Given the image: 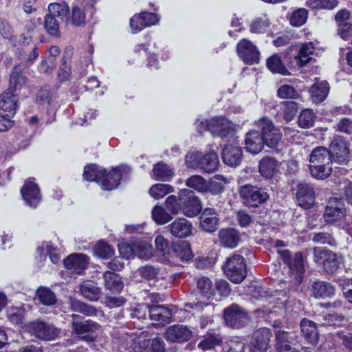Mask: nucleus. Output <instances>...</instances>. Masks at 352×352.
<instances>
[{
	"label": "nucleus",
	"instance_id": "obj_52",
	"mask_svg": "<svg viewBox=\"0 0 352 352\" xmlns=\"http://www.w3.org/2000/svg\"><path fill=\"white\" fill-rule=\"evenodd\" d=\"M26 315L25 308L21 307H11L7 310L8 319L14 324H22Z\"/></svg>",
	"mask_w": 352,
	"mask_h": 352
},
{
	"label": "nucleus",
	"instance_id": "obj_6",
	"mask_svg": "<svg viewBox=\"0 0 352 352\" xmlns=\"http://www.w3.org/2000/svg\"><path fill=\"white\" fill-rule=\"evenodd\" d=\"M346 215V208L343 199L340 197H330L323 214L325 222L340 226L344 222Z\"/></svg>",
	"mask_w": 352,
	"mask_h": 352
},
{
	"label": "nucleus",
	"instance_id": "obj_41",
	"mask_svg": "<svg viewBox=\"0 0 352 352\" xmlns=\"http://www.w3.org/2000/svg\"><path fill=\"white\" fill-rule=\"evenodd\" d=\"M105 172L106 169L92 164L84 168L83 177L88 182H100L105 176Z\"/></svg>",
	"mask_w": 352,
	"mask_h": 352
},
{
	"label": "nucleus",
	"instance_id": "obj_37",
	"mask_svg": "<svg viewBox=\"0 0 352 352\" xmlns=\"http://www.w3.org/2000/svg\"><path fill=\"white\" fill-rule=\"evenodd\" d=\"M329 91V86L327 81L314 84L309 89L311 100L316 104L322 102L328 96Z\"/></svg>",
	"mask_w": 352,
	"mask_h": 352
},
{
	"label": "nucleus",
	"instance_id": "obj_59",
	"mask_svg": "<svg viewBox=\"0 0 352 352\" xmlns=\"http://www.w3.org/2000/svg\"><path fill=\"white\" fill-rule=\"evenodd\" d=\"M315 113L311 109H305L302 111L298 117V124L300 127L308 129L314 124Z\"/></svg>",
	"mask_w": 352,
	"mask_h": 352
},
{
	"label": "nucleus",
	"instance_id": "obj_29",
	"mask_svg": "<svg viewBox=\"0 0 352 352\" xmlns=\"http://www.w3.org/2000/svg\"><path fill=\"white\" fill-rule=\"evenodd\" d=\"M172 318V311L164 305H151L149 318L157 322L158 324L164 325L169 323Z\"/></svg>",
	"mask_w": 352,
	"mask_h": 352
},
{
	"label": "nucleus",
	"instance_id": "obj_17",
	"mask_svg": "<svg viewBox=\"0 0 352 352\" xmlns=\"http://www.w3.org/2000/svg\"><path fill=\"white\" fill-rule=\"evenodd\" d=\"M131 170L128 166H120L112 169L108 174L105 172V176L102 179L101 186L104 190H111L118 187L124 174H127Z\"/></svg>",
	"mask_w": 352,
	"mask_h": 352
},
{
	"label": "nucleus",
	"instance_id": "obj_18",
	"mask_svg": "<svg viewBox=\"0 0 352 352\" xmlns=\"http://www.w3.org/2000/svg\"><path fill=\"white\" fill-rule=\"evenodd\" d=\"M21 193L25 204L30 207L36 208L41 200L40 188L31 179L25 181L21 188Z\"/></svg>",
	"mask_w": 352,
	"mask_h": 352
},
{
	"label": "nucleus",
	"instance_id": "obj_12",
	"mask_svg": "<svg viewBox=\"0 0 352 352\" xmlns=\"http://www.w3.org/2000/svg\"><path fill=\"white\" fill-rule=\"evenodd\" d=\"M27 327L32 336L45 341L53 340L58 337L60 333L58 329L56 328L52 324L43 321L36 320L31 322L28 324Z\"/></svg>",
	"mask_w": 352,
	"mask_h": 352
},
{
	"label": "nucleus",
	"instance_id": "obj_2",
	"mask_svg": "<svg viewBox=\"0 0 352 352\" xmlns=\"http://www.w3.org/2000/svg\"><path fill=\"white\" fill-rule=\"evenodd\" d=\"M20 65L15 66L10 76V87L0 95V114L12 118L16 111L18 95L14 91L26 82V78L21 74Z\"/></svg>",
	"mask_w": 352,
	"mask_h": 352
},
{
	"label": "nucleus",
	"instance_id": "obj_40",
	"mask_svg": "<svg viewBox=\"0 0 352 352\" xmlns=\"http://www.w3.org/2000/svg\"><path fill=\"white\" fill-rule=\"evenodd\" d=\"M35 299L45 306H52L57 301L54 292L49 287L44 286H40L37 288Z\"/></svg>",
	"mask_w": 352,
	"mask_h": 352
},
{
	"label": "nucleus",
	"instance_id": "obj_27",
	"mask_svg": "<svg viewBox=\"0 0 352 352\" xmlns=\"http://www.w3.org/2000/svg\"><path fill=\"white\" fill-rule=\"evenodd\" d=\"M258 171L265 179H272L278 172V162L274 157H265L259 162Z\"/></svg>",
	"mask_w": 352,
	"mask_h": 352
},
{
	"label": "nucleus",
	"instance_id": "obj_47",
	"mask_svg": "<svg viewBox=\"0 0 352 352\" xmlns=\"http://www.w3.org/2000/svg\"><path fill=\"white\" fill-rule=\"evenodd\" d=\"M314 50L312 43L309 42L303 44L301 46L298 55L295 57L296 63L300 66H304L308 63L311 59V55L314 54Z\"/></svg>",
	"mask_w": 352,
	"mask_h": 352
},
{
	"label": "nucleus",
	"instance_id": "obj_58",
	"mask_svg": "<svg viewBox=\"0 0 352 352\" xmlns=\"http://www.w3.org/2000/svg\"><path fill=\"white\" fill-rule=\"evenodd\" d=\"M165 208L172 215L177 214L181 210V202L179 200V192L178 197L175 195H169L165 201Z\"/></svg>",
	"mask_w": 352,
	"mask_h": 352
},
{
	"label": "nucleus",
	"instance_id": "obj_25",
	"mask_svg": "<svg viewBox=\"0 0 352 352\" xmlns=\"http://www.w3.org/2000/svg\"><path fill=\"white\" fill-rule=\"evenodd\" d=\"M233 130L231 122L227 119L216 117L210 120L209 131L213 135L227 137Z\"/></svg>",
	"mask_w": 352,
	"mask_h": 352
},
{
	"label": "nucleus",
	"instance_id": "obj_36",
	"mask_svg": "<svg viewBox=\"0 0 352 352\" xmlns=\"http://www.w3.org/2000/svg\"><path fill=\"white\" fill-rule=\"evenodd\" d=\"M335 19L339 26L340 34L344 38L346 36V33L352 29L349 11L346 9L339 10L335 15Z\"/></svg>",
	"mask_w": 352,
	"mask_h": 352
},
{
	"label": "nucleus",
	"instance_id": "obj_20",
	"mask_svg": "<svg viewBox=\"0 0 352 352\" xmlns=\"http://www.w3.org/2000/svg\"><path fill=\"white\" fill-rule=\"evenodd\" d=\"M192 334V331L186 326L175 324L166 330L164 337L170 342H184L190 340Z\"/></svg>",
	"mask_w": 352,
	"mask_h": 352
},
{
	"label": "nucleus",
	"instance_id": "obj_62",
	"mask_svg": "<svg viewBox=\"0 0 352 352\" xmlns=\"http://www.w3.org/2000/svg\"><path fill=\"white\" fill-rule=\"evenodd\" d=\"M135 20L141 21L146 27H148L156 24L159 21V17L153 12H142L133 16V21H135Z\"/></svg>",
	"mask_w": 352,
	"mask_h": 352
},
{
	"label": "nucleus",
	"instance_id": "obj_49",
	"mask_svg": "<svg viewBox=\"0 0 352 352\" xmlns=\"http://www.w3.org/2000/svg\"><path fill=\"white\" fill-rule=\"evenodd\" d=\"M70 23L75 27H83L86 25V14L84 10L78 6H73L71 12H69Z\"/></svg>",
	"mask_w": 352,
	"mask_h": 352
},
{
	"label": "nucleus",
	"instance_id": "obj_43",
	"mask_svg": "<svg viewBox=\"0 0 352 352\" xmlns=\"http://www.w3.org/2000/svg\"><path fill=\"white\" fill-rule=\"evenodd\" d=\"M266 65L268 69L274 74H280L283 76L290 74L278 54H275L270 56L267 59Z\"/></svg>",
	"mask_w": 352,
	"mask_h": 352
},
{
	"label": "nucleus",
	"instance_id": "obj_15",
	"mask_svg": "<svg viewBox=\"0 0 352 352\" xmlns=\"http://www.w3.org/2000/svg\"><path fill=\"white\" fill-rule=\"evenodd\" d=\"M236 51L246 64L253 65L259 62L260 52L250 41L245 38L241 40L236 45Z\"/></svg>",
	"mask_w": 352,
	"mask_h": 352
},
{
	"label": "nucleus",
	"instance_id": "obj_45",
	"mask_svg": "<svg viewBox=\"0 0 352 352\" xmlns=\"http://www.w3.org/2000/svg\"><path fill=\"white\" fill-rule=\"evenodd\" d=\"M69 305L72 311L79 312L86 316H96L97 309L91 305L85 304L74 298H69Z\"/></svg>",
	"mask_w": 352,
	"mask_h": 352
},
{
	"label": "nucleus",
	"instance_id": "obj_44",
	"mask_svg": "<svg viewBox=\"0 0 352 352\" xmlns=\"http://www.w3.org/2000/svg\"><path fill=\"white\" fill-rule=\"evenodd\" d=\"M43 28L49 36L56 38L61 37L60 23L55 17L46 14L44 16Z\"/></svg>",
	"mask_w": 352,
	"mask_h": 352
},
{
	"label": "nucleus",
	"instance_id": "obj_9",
	"mask_svg": "<svg viewBox=\"0 0 352 352\" xmlns=\"http://www.w3.org/2000/svg\"><path fill=\"white\" fill-rule=\"evenodd\" d=\"M179 200L182 208L181 212L186 217H194L201 212V202L192 190L188 188L181 190L179 191Z\"/></svg>",
	"mask_w": 352,
	"mask_h": 352
},
{
	"label": "nucleus",
	"instance_id": "obj_33",
	"mask_svg": "<svg viewBox=\"0 0 352 352\" xmlns=\"http://www.w3.org/2000/svg\"><path fill=\"white\" fill-rule=\"evenodd\" d=\"M80 292L86 299L91 301L98 300L102 294L101 289L91 280L83 281L80 285Z\"/></svg>",
	"mask_w": 352,
	"mask_h": 352
},
{
	"label": "nucleus",
	"instance_id": "obj_34",
	"mask_svg": "<svg viewBox=\"0 0 352 352\" xmlns=\"http://www.w3.org/2000/svg\"><path fill=\"white\" fill-rule=\"evenodd\" d=\"M174 169L164 162L154 164L151 177L155 180L170 181L174 176Z\"/></svg>",
	"mask_w": 352,
	"mask_h": 352
},
{
	"label": "nucleus",
	"instance_id": "obj_51",
	"mask_svg": "<svg viewBox=\"0 0 352 352\" xmlns=\"http://www.w3.org/2000/svg\"><path fill=\"white\" fill-rule=\"evenodd\" d=\"M152 217L159 225H164L173 219V216L168 212L166 209L158 205L153 208Z\"/></svg>",
	"mask_w": 352,
	"mask_h": 352
},
{
	"label": "nucleus",
	"instance_id": "obj_57",
	"mask_svg": "<svg viewBox=\"0 0 352 352\" xmlns=\"http://www.w3.org/2000/svg\"><path fill=\"white\" fill-rule=\"evenodd\" d=\"M311 240L315 243L327 244L329 246H336L337 242L332 233L327 232H318L313 233Z\"/></svg>",
	"mask_w": 352,
	"mask_h": 352
},
{
	"label": "nucleus",
	"instance_id": "obj_38",
	"mask_svg": "<svg viewBox=\"0 0 352 352\" xmlns=\"http://www.w3.org/2000/svg\"><path fill=\"white\" fill-rule=\"evenodd\" d=\"M47 14L56 19L59 17L67 23L69 21V7L65 1L52 3L48 6Z\"/></svg>",
	"mask_w": 352,
	"mask_h": 352
},
{
	"label": "nucleus",
	"instance_id": "obj_10",
	"mask_svg": "<svg viewBox=\"0 0 352 352\" xmlns=\"http://www.w3.org/2000/svg\"><path fill=\"white\" fill-rule=\"evenodd\" d=\"M313 254L315 263L323 265L328 273H334L339 268L341 260L335 252L323 248L315 247L313 248Z\"/></svg>",
	"mask_w": 352,
	"mask_h": 352
},
{
	"label": "nucleus",
	"instance_id": "obj_19",
	"mask_svg": "<svg viewBox=\"0 0 352 352\" xmlns=\"http://www.w3.org/2000/svg\"><path fill=\"white\" fill-rule=\"evenodd\" d=\"M272 333L268 328H260L253 334L250 346L251 352H267Z\"/></svg>",
	"mask_w": 352,
	"mask_h": 352
},
{
	"label": "nucleus",
	"instance_id": "obj_5",
	"mask_svg": "<svg viewBox=\"0 0 352 352\" xmlns=\"http://www.w3.org/2000/svg\"><path fill=\"white\" fill-rule=\"evenodd\" d=\"M222 270L226 276L235 284L241 283L247 276L245 261L238 254L227 258Z\"/></svg>",
	"mask_w": 352,
	"mask_h": 352
},
{
	"label": "nucleus",
	"instance_id": "obj_54",
	"mask_svg": "<svg viewBox=\"0 0 352 352\" xmlns=\"http://www.w3.org/2000/svg\"><path fill=\"white\" fill-rule=\"evenodd\" d=\"M270 21L266 16L256 17L250 23V30L252 33L262 34L266 32Z\"/></svg>",
	"mask_w": 352,
	"mask_h": 352
},
{
	"label": "nucleus",
	"instance_id": "obj_16",
	"mask_svg": "<svg viewBox=\"0 0 352 352\" xmlns=\"http://www.w3.org/2000/svg\"><path fill=\"white\" fill-rule=\"evenodd\" d=\"M199 228L204 232L212 234L219 228L220 219L217 210L212 208H206L201 212Z\"/></svg>",
	"mask_w": 352,
	"mask_h": 352
},
{
	"label": "nucleus",
	"instance_id": "obj_53",
	"mask_svg": "<svg viewBox=\"0 0 352 352\" xmlns=\"http://www.w3.org/2000/svg\"><path fill=\"white\" fill-rule=\"evenodd\" d=\"M173 191L174 188L172 186L166 184L159 183L153 185L151 187L149 194L155 199H160Z\"/></svg>",
	"mask_w": 352,
	"mask_h": 352
},
{
	"label": "nucleus",
	"instance_id": "obj_46",
	"mask_svg": "<svg viewBox=\"0 0 352 352\" xmlns=\"http://www.w3.org/2000/svg\"><path fill=\"white\" fill-rule=\"evenodd\" d=\"M37 254L40 255V258L45 259L47 255L49 256L50 261L52 263L56 264L60 261V256L58 253L57 248H54L51 243H46L42 244L41 247L37 248Z\"/></svg>",
	"mask_w": 352,
	"mask_h": 352
},
{
	"label": "nucleus",
	"instance_id": "obj_30",
	"mask_svg": "<svg viewBox=\"0 0 352 352\" xmlns=\"http://www.w3.org/2000/svg\"><path fill=\"white\" fill-rule=\"evenodd\" d=\"M289 269L292 272L294 278L298 285H300L303 280V274L305 273L304 258L302 252H296L291 263L288 265Z\"/></svg>",
	"mask_w": 352,
	"mask_h": 352
},
{
	"label": "nucleus",
	"instance_id": "obj_28",
	"mask_svg": "<svg viewBox=\"0 0 352 352\" xmlns=\"http://www.w3.org/2000/svg\"><path fill=\"white\" fill-rule=\"evenodd\" d=\"M221 245L225 248H234L241 241L239 232L231 228H223L219 232Z\"/></svg>",
	"mask_w": 352,
	"mask_h": 352
},
{
	"label": "nucleus",
	"instance_id": "obj_11",
	"mask_svg": "<svg viewBox=\"0 0 352 352\" xmlns=\"http://www.w3.org/2000/svg\"><path fill=\"white\" fill-rule=\"evenodd\" d=\"M328 151L331 155L332 160L338 164H346L349 161V144L342 136L333 137Z\"/></svg>",
	"mask_w": 352,
	"mask_h": 352
},
{
	"label": "nucleus",
	"instance_id": "obj_50",
	"mask_svg": "<svg viewBox=\"0 0 352 352\" xmlns=\"http://www.w3.org/2000/svg\"><path fill=\"white\" fill-rule=\"evenodd\" d=\"M134 256L142 259H148L153 255V248L149 243L143 241H135L133 242Z\"/></svg>",
	"mask_w": 352,
	"mask_h": 352
},
{
	"label": "nucleus",
	"instance_id": "obj_23",
	"mask_svg": "<svg viewBox=\"0 0 352 352\" xmlns=\"http://www.w3.org/2000/svg\"><path fill=\"white\" fill-rule=\"evenodd\" d=\"M275 337L276 352H287L296 349L291 345L295 341L294 332L278 329L275 331Z\"/></svg>",
	"mask_w": 352,
	"mask_h": 352
},
{
	"label": "nucleus",
	"instance_id": "obj_22",
	"mask_svg": "<svg viewBox=\"0 0 352 352\" xmlns=\"http://www.w3.org/2000/svg\"><path fill=\"white\" fill-rule=\"evenodd\" d=\"M89 258L82 254L69 256L64 260L65 267L77 274H81L87 267Z\"/></svg>",
	"mask_w": 352,
	"mask_h": 352
},
{
	"label": "nucleus",
	"instance_id": "obj_42",
	"mask_svg": "<svg viewBox=\"0 0 352 352\" xmlns=\"http://www.w3.org/2000/svg\"><path fill=\"white\" fill-rule=\"evenodd\" d=\"M173 255L182 261H188L192 258L193 254L190 244L186 241H180L173 244Z\"/></svg>",
	"mask_w": 352,
	"mask_h": 352
},
{
	"label": "nucleus",
	"instance_id": "obj_24",
	"mask_svg": "<svg viewBox=\"0 0 352 352\" xmlns=\"http://www.w3.org/2000/svg\"><path fill=\"white\" fill-rule=\"evenodd\" d=\"M245 149L252 154H257L262 151L265 143L261 132L256 129H252L246 133Z\"/></svg>",
	"mask_w": 352,
	"mask_h": 352
},
{
	"label": "nucleus",
	"instance_id": "obj_56",
	"mask_svg": "<svg viewBox=\"0 0 352 352\" xmlns=\"http://www.w3.org/2000/svg\"><path fill=\"white\" fill-rule=\"evenodd\" d=\"M14 140L19 146L21 148H27L30 144L31 139V134L29 133L28 130L24 127H18L14 129Z\"/></svg>",
	"mask_w": 352,
	"mask_h": 352
},
{
	"label": "nucleus",
	"instance_id": "obj_61",
	"mask_svg": "<svg viewBox=\"0 0 352 352\" xmlns=\"http://www.w3.org/2000/svg\"><path fill=\"white\" fill-rule=\"evenodd\" d=\"M308 12L305 8L294 10L289 18L290 23L293 26L300 27L307 21Z\"/></svg>",
	"mask_w": 352,
	"mask_h": 352
},
{
	"label": "nucleus",
	"instance_id": "obj_39",
	"mask_svg": "<svg viewBox=\"0 0 352 352\" xmlns=\"http://www.w3.org/2000/svg\"><path fill=\"white\" fill-rule=\"evenodd\" d=\"M104 285L107 289L120 292L124 287L122 278L116 273L106 271L103 274Z\"/></svg>",
	"mask_w": 352,
	"mask_h": 352
},
{
	"label": "nucleus",
	"instance_id": "obj_14",
	"mask_svg": "<svg viewBox=\"0 0 352 352\" xmlns=\"http://www.w3.org/2000/svg\"><path fill=\"white\" fill-rule=\"evenodd\" d=\"M296 196L299 206L305 210L311 208L316 199L314 185L305 182L298 183L296 186Z\"/></svg>",
	"mask_w": 352,
	"mask_h": 352
},
{
	"label": "nucleus",
	"instance_id": "obj_60",
	"mask_svg": "<svg viewBox=\"0 0 352 352\" xmlns=\"http://www.w3.org/2000/svg\"><path fill=\"white\" fill-rule=\"evenodd\" d=\"M223 349L226 352H251L250 346L238 339L230 340Z\"/></svg>",
	"mask_w": 352,
	"mask_h": 352
},
{
	"label": "nucleus",
	"instance_id": "obj_8",
	"mask_svg": "<svg viewBox=\"0 0 352 352\" xmlns=\"http://www.w3.org/2000/svg\"><path fill=\"white\" fill-rule=\"evenodd\" d=\"M255 125L261 129L265 144L272 148H276L282 138V133L272 121L263 118L256 121Z\"/></svg>",
	"mask_w": 352,
	"mask_h": 352
},
{
	"label": "nucleus",
	"instance_id": "obj_32",
	"mask_svg": "<svg viewBox=\"0 0 352 352\" xmlns=\"http://www.w3.org/2000/svg\"><path fill=\"white\" fill-rule=\"evenodd\" d=\"M300 327L301 332L307 340L313 344H316L319 338L317 324L307 318H303L300 321Z\"/></svg>",
	"mask_w": 352,
	"mask_h": 352
},
{
	"label": "nucleus",
	"instance_id": "obj_35",
	"mask_svg": "<svg viewBox=\"0 0 352 352\" xmlns=\"http://www.w3.org/2000/svg\"><path fill=\"white\" fill-rule=\"evenodd\" d=\"M219 164V157L214 151L201 155L199 170L206 173H212L217 170Z\"/></svg>",
	"mask_w": 352,
	"mask_h": 352
},
{
	"label": "nucleus",
	"instance_id": "obj_4",
	"mask_svg": "<svg viewBox=\"0 0 352 352\" xmlns=\"http://www.w3.org/2000/svg\"><path fill=\"white\" fill-rule=\"evenodd\" d=\"M197 287L193 293L195 296H199L204 299L203 301H197L188 303V307L197 311H203L204 309L209 311L214 310V305L208 302L214 295L213 284L212 280L206 276H201L197 278Z\"/></svg>",
	"mask_w": 352,
	"mask_h": 352
},
{
	"label": "nucleus",
	"instance_id": "obj_48",
	"mask_svg": "<svg viewBox=\"0 0 352 352\" xmlns=\"http://www.w3.org/2000/svg\"><path fill=\"white\" fill-rule=\"evenodd\" d=\"M186 185L199 192H206L208 190V184L204 177L199 175H194L188 178Z\"/></svg>",
	"mask_w": 352,
	"mask_h": 352
},
{
	"label": "nucleus",
	"instance_id": "obj_7",
	"mask_svg": "<svg viewBox=\"0 0 352 352\" xmlns=\"http://www.w3.org/2000/svg\"><path fill=\"white\" fill-rule=\"evenodd\" d=\"M72 331L83 341L88 343L94 342L97 337L96 332L100 329L101 326L91 320L81 321L78 315L72 314Z\"/></svg>",
	"mask_w": 352,
	"mask_h": 352
},
{
	"label": "nucleus",
	"instance_id": "obj_31",
	"mask_svg": "<svg viewBox=\"0 0 352 352\" xmlns=\"http://www.w3.org/2000/svg\"><path fill=\"white\" fill-rule=\"evenodd\" d=\"M311 292L316 298H330L335 294V287L329 283L318 280L311 285Z\"/></svg>",
	"mask_w": 352,
	"mask_h": 352
},
{
	"label": "nucleus",
	"instance_id": "obj_55",
	"mask_svg": "<svg viewBox=\"0 0 352 352\" xmlns=\"http://www.w3.org/2000/svg\"><path fill=\"white\" fill-rule=\"evenodd\" d=\"M94 253L96 256L101 258L108 259L114 255V250L112 246L107 243L100 241L95 245Z\"/></svg>",
	"mask_w": 352,
	"mask_h": 352
},
{
	"label": "nucleus",
	"instance_id": "obj_1",
	"mask_svg": "<svg viewBox=\"0 0 352 352\" xmlns=\"http://www.w3.org/2000/svg\"><path fill=\"white\" fill-rule=\"evenodd\" d=\"M239 195L241 203L246 207L254 208V212L258 213L256 222L265 225L264 218L267 214V209L263 206L270 199V194L265 188L246 184L239 188Z\"/></svg>",
	"mask_w": 352,
	"mask_h": 352
},
{
	"label": "nucleus",
	"instance_id": "obj_26",
	"mask_svg": "<svg viewBox=\"0 0 352 352\" xmlns=\"http://www.w3.org/2000/svg\"><path fill=\"white\" fill-rule=\"evenodd\" d=\"M168 227L172 235L177 238H186L192 234V225L184 218L176 219Z\"/></svg>",
	"mask_w": 352,
	"mask_h": 352
},
{
	"label": "nucleus",
	"instance_id": "obj_64",
	"mask_svg": "<svg viewBox=\"0 0 352 352\" xmlns=\"http://www.w3.org/2000/svg\"><path fill=\"white\" fill-rule=\"evenodd\" d=\"M140 275L147 280H157L160 274V269L146 265L138 270Z\"/></svg>",
	"mask_w": 352,
	"mask_h": 352
},
{
	"label": "nucleus",
	"instance_id": "obj_13",
	"mask_svg": "<svg viewBox=\"0 0 352 352\" xmlns=\"http://www.w3.org/2000/svg\"><path fill=\"white\" fill-rule=\"evenodd\" d=\"M223 318L227 326L236 329L244 327L248 321L246 312L236 304H232L224 309Z\"/></svg>",
	"mask_w": 352,
	"mask_h": 352
},
{
	"label": "nucleus",
	"instance_id": "obj_3",
	"mask_svg": "<svg viewBox=\"0 0 352 352\" xmlns=\"http://www.w3.org/2000/svg\"><path fill=\"white\" fill-rule=\"evenodd\" d=\"M309 170L313 177L322 180L331 175L333 160L327 147H316L309 155Z\"/></svg>",
	"mask_w": 352,
	"mask_h": 352
},
{
	"label": "nucleus",
	"instance_id": "obj_21",
	"mask_svg": "<svg viewBox=\"0 0 352 352\" xmlns=\"http://www.w3.org/2000/svg\"><path fill=\"white\" fill-rule=\"evenodd\" d=\"M243 151L241 147L227 144L224 146L222 151V160L223 162L231 167L238 166L242 160Z\"/></svg>",
	"mask_w": 352,
	"mask_h": 352
},
{
	"label": "nucleus",
	"instance_id": "obj_63",
	"mask_svg": "<svg viewBox=\"0 0 352 352\" xmlns=\"http://www.w3.org/2000/svg\"><path fill=\"white\" fill-rule=\"evenodd\" d=\"M201 153L199 151H189L185 156V164L187 168L199 169L201 159Z\"/></svg>",
	"mask_w": 352,
	"mask_h": 352
}]
</instances>
